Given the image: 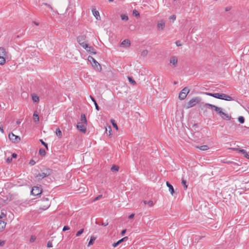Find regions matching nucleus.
Masks as SVG:
<instances>
[{
	"instance_id": "22",
	"label": "nucleus",
	"mask_w": 249,
	"mask_h": 249,
	"mask_svg": "<svg viewBox=\"0 0 249 249\" xmlns=\"http://www.w3.org/2000/svg\"><path fill=\"white\" fill-rule=\"evenodd\" d=\"M196 147L202 151L207 150L209 148V146L206 145H201L200 146H197Z\"/></svg>"
},
{
	"instance_id": "30",
	"label": "nucleus",
	"mask_w": 249,
	"mask_h": 249,
	"mask_svg": "<svg viewBox=\"0 0 249 249\" xmlns=\"http://www.w3.org/2000/svg\"><path fill=\"white\" fill-rule=\"evenodd\" d=\"M95 240V238L93 236L90 237V240L88 243V246H90L93 244V242Z\"/></svg>"
},
{
	"instance_id": "62",
	"label": "nucleus",
	"mask_w": 249,
	"mask_h": 249,
	"mask_svg": "<svg viewBox=\"0 0 249 249\" xmlns=\"http://www.w3.org/2000/svg\"><path fill=\"white\" fill-rule=\"evenodd\" d=\"M2 224L1 227L3 228V225L5 226L4 222L0 220V225Z\"/></svg>"
},
{
	"instance_id": "57",
	"label": "nucleus",
	"mask_w": 249,
	"mask_h": 249,
	"mask_svg": "<svg viewBox=\"0 0 249 249\" xmlns=\"http://www.w3.org/2000/svg\"><path fill=\"white\" fill-rule=\"evenodd\" d=\"M89 97L91 99V100L94 103H95V102H96L95 99L91 95H90Z\"/></svg>"
},
{
	"instance_id": "58",
	"label": "nucleus",
	"mask_w": 249,
	"mask_h": 249,
	"mask_svg": "<svg viewBox=\"0 0 249 249\" xmlns=\"http://www.w3.org/2000/svg\"><path fill=\"white\" fill-rule=\"evenodd\" d=\"M134 216V213H132L129 216H128V218L129 219H131V218H133Z\"/></svg>"
},
{
	"instance_id": "27",
	"label": "nucleus",
	"mask_w": 249,
	"mask_h": 249,
	"mask_svg": "<svg viewBox=\"0 0 249 249\" xmlns=\"http://www.w3.org/2000/svg\"><path fill=\"white\" fill-rule=\"evenodd\" d=\"M213 109H214V111L216 112L218 114H219L222 111V109L220 107H218L217 106H215V107H214Z\"/></svg>"
},
{
	"instance_id": "53",
	"label": "nucleus",
	"mask_w": 249,
	"mask_h": 249,
	"mask_svg": "<svg viewBox=\"0 0 249 249\" xmlns=\"http://www.w3.org/2000/svg\"><path fill=\"white\" fill-rule=\"evenodd\" d=\"M205 94L212 97H213V96H214V93H212L209 92H206Z\"/></svg>"
},
{
	"instance_id": "1",
	"label": "nucleus",
	"mask_w": 249,
	"mask_h": 249,
	"mask_svg": "<svg viewBox=\"0 0 249 249\" xmlns=\"http://www.w3.org/2000/svg\"><path fill=\"white\" fill-rule=\"evenodd\" d=\"M88 60L89 61L92 65V66L94 68L98 70H101V67L100 64L92 57L91 56H89Z\"/></svg>"
},
{
	"instance_id": "19",
	"label": "nucleus",
	"mask_w": 249,
	"mask_h": 249,
	"mask_svg": "<svg viewBox=\"0 0 249 249\" xmlns=\"http://www.w3.org/2000/svg\"><path fill=\"white\" fill-rule=\"evenodd\" d=\"M0 56L5 57L6 56V52L5 49L3 47H0Z\"/></svg>"
},
{
	"instance_id": "26",
	"label": "nucleus",
	"mask_w": 249,
	"mask_h": 249,
	"mask_svg": "<svg viewBox=\"0 0 249 249\" xmlns=\"http://www.w3.org/2000/svg\"><path fill=\"white\" fill-rule=\"evenodd\" d=\"M6 62L5 57L0 56V65H3Z\"/></svg>"
},
{
	"instance_id": "24",
	"label": "nucleus",
	"mask_w": 249,
	"mask_h": 249,
	"mask_svg": "<svg viewBox=\"0 0 249 249\" xmlns=\"http://www.w3.org/2000/svg\"><path fill=\"white\" fill-rule=\"evenodd\" d=\"M81 122L84 123L85 124H87V121L85 114H83L81 115Z\"/></svg>"
},
{
	"instance_id": "35",
	"label": "nucleus",
	"mask_w": 249,
	"mask_h": 249,
	"mask_svg": "<svg viewBox=\"0 0 249 249\" xmlns=\"http://www.w3.org/2000/svg\"><path fill=\"white\" fill-rule=\"evenodd\" d=\"M128 80H129V81L133 85H135L136 84V82L135 81V80L134 79H133V78L131 77H128Z\"/></svg>"
},
{
	"instance_id": "38",
	"label": "nucleus",
	"mask_w": 249,
	"mask_h": 249,
	"mask_svg": "<svg viewBox=\"0 0 249 249\" xmlns=\"http://www.w3.org/2000/svg\"><path fill=\"white\" fill-rule=\"evenodd\" d=\"M84 231V229H82L81 230H80V231H78L76 234V236H80Z\"/></svg>"
},
{
	"instance_id": "32",
	"label": "nucleus",
	"mask_w": 249,
	"mask_h": 249,
	"mask_svg": "<svg viewBox=\"0 0 249 249\" xmlns=\"http://www.w3.org/2000/svg\"><path fill=\"white\" fill-rule=\"evenodd\" d=\"M181 91L185 93V94H186L187 95V94H188V93L190 91V90L189 89L187 88V87H185Z\"/></svg>"
},
{
	"instance_id": "39",
	"label": "nucleus",
	"mask_w": 249,
	"mask_h": 249,
	"mask_svg": "<svg viewBox=\"0 0 249 249\" xmlns=\"http://www.w3.org/2000/svg\"><path fill=\"white\" fill-rule=\"evenodd\" d=\"M36 239V237L34 235H32L30 239V242L31 243L34 242Z\"/></svg>"
},
{
	"instance_id": "52",
	"label": "nucleus",
	"mask_w": 249,
	"mask_h": 249,
	"mask_svg": "<svg viewBox=\"0 0 249 249\" xmlns=\"http://www.w3.org/2000/svg\"><path fill=\"white\" fill-rule=\"evenodd\" d=\"M30 164L31 165H34L36 163V162L35 160H32L30 161V162H29Z\"/></svg>"
},
{
	"instance_id": "6",
	"label": "nucleus",
	"mask_w": 249,
	"mask_h": 249,
	"mask_svg": "<svg viewBox=\"0 0 249 249\" xmlns=\"http://www.w3.org/2000/svg\"><path fill=\"white\" fill-rule=\"evenodd\" d=\"M9 138L14 142H18L20 141V138L19 136H16L12 133L9 134Z\"/></svg>"
},
{
	"instance_id": "12",
	"label": "nucleus",
	"mask_w": 249,
	"mask_h": 249,
	"mask_svg": "<svg viewBox=\"0 0 249 249\" xmlns=\"http://www.w3.org/2000/svg\"><path fill=\"white\" fill-rule=\"evenodd\" d=\"M165 27V22L163 20L160 21L157 24V28L158 30H162Z\"/></svg>"
},
{
	"instance_id": "56",
	"label": "nucleus",
	"mask_w": 249,
	"mask_h": 249,
	"mask_svg": "<svg viewBox=\"0 0 249 249\" xmlns=\"http://www.w3.org/2000/svg\"><path fill=\"white\" fill-rule=\"evenodd\" d=\"M176 16L175 15H172L170 17V18L173 19V20H175L176 19Z\"/></svg>"
},
{
	"instance_id": "11",
	"label": "nucleus",
	"mask_w": 249,
	"mask_h": 249,
	"mask_svg": "<svg viewBox=\"0 0 249 249\" xmlns=\"http://www.w3.org/2000/svg\"><path fill=\"white\" fill-rule=\"evenodd\" d=\"M219 116L224 120H230L231 119V116L228 113H226L222 111L219 114Z\"/></svg>"
},
{
	"instance_id": "46",
	"label": "nucleus",
	"mask_w": 249,
	"mask_h": 249,
	"mask_svg": "<svg viewBox=\"0 0 249 249\" xmlns=\"http://www.w3.org/2000/svg\"><path fill=\"white\" fill-rule=\"evenodd\" d=\"M70 230V227L68 226H65L64 227H63V231H67V230Z\"/></svg>"
},
{
	"instance_id": "4",
	"label": "nucleus",
	"mask_w": 249,
	"mask_h": 249,
	"mask_svg": "<svg viewBox=\"0 0 249 249\" xmlns=\"http://www.w3.org/2000/svg\"><path fill=\"white\" fill-rule=\"evenodd\" d=\"M178 59L176 56H172L170 58L169 63L171 67L175 68L178 66Z\"/></svg>"
},
{
	"instance_id": "14",
	"label": "nucleus",
	"mask_w": 249,
	"mask_h": 249,
	"mask_svg": "<svg viewBox=\"0 0 249 249\" xmlns=\"http://www.w3.org/2000/svg\"><path fill=\"white\" fill-rule=\"evenodd\" d=\"M221 99L226 101H231L233 100L231 97L224 93H222Z\"/></svg>"
},
{
	"instance_id": "61",
	"label": "nucleus",
	"mask_w": 249,
	"mask_h": 249,
	"mask_svg": "<svg viewBox=\"0 0 249 249\" xmlns=\"http://www.w3.org/2000/svg\"><path fill=\"white\" fill-rule=\"evenodd\" d=\"M126 232V230H123L122 231H121V235H123Z\"/></svg>"
},
{
	"instance_id": "25",
	"label": "nucleus",
	"mask_w": 249,
	"mask_h": 249,
	"mask_svg": "<svg viewBox=\"0 0 249 249\" xmlns=\"http://www.w3.org/2000/svg\"><path fill=\"white\" fill-rule=\"evenodd\" d=\"M32 100L34 102H38L39 101V97L36 95H33L32 96Z\"/></svg>"
},
{
	"instance_id": "7",
	"label": "nucleus",
	"mask_w": 249,
	"mask_h": 249,
	"mask_svg": "<svg viewBox=\"0 0 249 249\" xmlns=\"http://www.w3.org/2000/svg\"><path fill=\"white\" fill-rule=\"evenodd\" d=\"M231 149L234 151H237L241 152L245 158L249 159V155L245 150L238 148H231Z\"/></svg>"
},
{
	"instance_id": "9",
	"label": "nucleus",
	"mask_w": 249,
	"mask_h": 249,
	"mask_svg": "<svg viewBox=\"0 0 249 249\" xmlns=\"http://www.w3.org/2000/svg\"><path fill=\"white\" fill-rule=\"evenodd\" d=\"M43 201H46L47 202V204L45 205H42L41 206V207H40L39 209L42 210V211H44V210H47L50 206V203H49V199L48 198H45L43 199Z\"/></svg>"
},
{
	"instance_id": "60",
	"label": "nucleus",
	"mask_w": 249,
	"mask_h": 249,
	"mask_svg": "<svg viewBox=\"0 0 249 249\" xmlns=\"http://www.w3.org/2000/svg\"><path fill=\"white\" fill-rule=\"evenodd\" d=\"M17 157V155L16 153L12 154V158H16Z\"/></svg>"
},
{
	"instance_id": "51",
	"label": "nucleus",
	"mask_w": 249,
	"mask_h": 249,
	"mask_svg": "<svg viewBox=\"0 0 249 249\" xmlns=\"http://www.w3.org/2000/svg\"><path fill=\"white\" fill-rule=\"evenodd\" d=\"M176 44L178 47L181 46L182 45V44H181V43L180 41H177L176 42Z\"/></svg>"
},
{
	"instance_id": "41",
	"label": "nucleus",
	"mask_w": 249,
	"mask_h": 249,
	"mask_svg": "<svg viewBox=\"0 0 249 249\" xmlns=\"http://www.w3.org/2000/svg\"><path fill=\"white\" fill-rule=\"evenodd\" d=\"M205 106L210 107L211 108L213 109V108H214V107H215V106L209 104V103H206V104H205Z\"/></svg>"
},
{
	"instance_id": "44",
	"label": "nucleus",
	"mask_w": 249,
	"mask_h": 249,
	"mask_svg": "<svg viewBox=\"0 0 249 249\" xmlns=\"http://www.w3.org/2000/svg\"><path fill=\"white\" fill-rule=\"evenodd\" d=\"M47 247L48 248H52L53 247V244L51 241H49L47 243Z\"/></svg>"
},
{
	"instance_id": "20",
	"label": "nucleus",
	"mask_w": 249,
	"mask_h": 249,
	"mask_svg": "<svg viewBox=\"0 0 249 249\" xmlns=\"http://www.w3.org/2000/svg\"><path fill=\"white\" fill-rule=\"evenodd\" d=\"M33 120L35 123H38L39 121V117L36 111H35L33 114Z\"/></svg>"
},
{
	"instance_id": "48",
	"label": "nucleus",
	"mask_w": 249,
	"mask_h": 249,
	"mask_svg": "<svg viewBox=\"0 0 249 249\" xmlns=\"http://www.w3.org/2000/svg\"><path fill=\"white\" fill-rule=\"evenodd\" d=\"M41 143L44 145L47 148H48L47 144L43 142V141L41 139L40 140Z\"/></svg>"
},
{
	"instance_id": "10",
	"label": "nucleus",
	"mask_w": 249,
	"mask_h": 249,
	"mask_svg": "<svg viewBox=\"0 0 249 249\" xmlns=\"http://www.w3.org/2000/svg\"><path fill=\"white\" fill-rule=\"evenodd\" d=\"M198 102L197 99L196 98H193L190 100L188 103V107H192L195 106L196 103Z\"/></svg>"
},
{
	"instance_id": "28",
	"label": "nucleus",
	"mask_w": 249,
	"mask_h": 249,
	"mask_svg": "<svg viewBox=\"0 0 249 249\" xmlns=\"http://www.w3.org/2000/svg\"><path fill=\"white\" fill-rule=\"evenodd\" d=\"M39 153L40 156H44L45 155V154H46V152H45V150L44 149L41 148V149H39Z\"/></svg>"
},
{
	"instance_id": "31",
	"label": "nucleus",
	"mask_w": 249,
	"mask_h": 249,
	"mask_svg": "<svg viewBox=\"0 0 249 249\" xmlns=\"http://www.w3.org/2000/svg\"><path fill=\"white\" fill-rule=\"evenodd\" d=\"M181 183L183 185L184 189L186 190L187 189V185L186 184V181L185 179H182Z\"/></svg>"
},
{
	"instance_id": "3",
	"label": "nucleus",
	"mask_w": 249,
	"mask_h": 249,
	"mask_svg": "<svg viewBox=\"0 0 249 249\" xmlns=\"http://www.w3.org/2000/svg\"><path fill=\"white\" fill-rule=\"evenodd\" d=\"M42 189L39 187L34 186L32 188L31 193L32 195L36 196L40 195L42 193Z\"/></svg>"
},
{
	"instance_id": "36",
	"label": "nucleus",
	"mask_w": 249,
	"mask_h": 249,
	"mask_svg": "<svg viewBox=\"0 0 249 249\" xmlns=\"http://www.w3.org/2000/svg\"><path fill=\"white\" fill-rule=\"evenodd\" d=\"M119 170V167L117 166H115V165H113L111 168V170L113 171H118Z\"/></svg>"
},
{
	"instance_id": "64",
	"label": "nucleus",
	"mask_w": 249,
	"mask_h": 249,
	"mask_svg": "<svg viewBox=\"0 0 249 249\" xmlns=\"http://www.w3.org/2000/svg\"><path fill=\"white\" fill-rule=\"evenodd\" d=\"M16 123L18 124H19L21 123V122L19 120H18L17 121Z\"/></svg>"
},
{
	"instance_id": "23",
	"label": "nucleus",
	"mask_w": 249,
	"mask_h": 249,
	"mask_svg": "<svg viewBox=\"0 0 249 249\" xmlns=\"http://www.w3.org/2000/svg\"><path fill=\"white\" fill-rule=\"evenodd\" d=\"M56 135L59 138H61L62 137V133L59 128H57L55 131Z\"/></svg>"
},
{
	"instance_id": "29",
	"label": "nucleus",
	"mask_w": 249,
	"mask_h": 249,
	"mask_svg": "<svg viewBox=\"0 0 249 249\" xmlns=\"http://www.w3.org/2000/svg\"><path fill=\"white\" fill-rule=\"evenodd\" d=\"M121 19L123 20H128V16L125 14H122L121 15Z\"/></svg>"
},
{
	"instance_id": "13",
	"label": "nucleus",
	"mask_w": 249,
	"mask_h": 249,
	"mask_svg": "<svg viewBox=\"0 0 249 249\" xmlns=\"http://www.w3.org/2000/svg\"><path fill=\"white\" fill-rule=\"evenodd\" d=\"M130 45V41L128 39H125L123 41L121 46L123 47H129Z\"/></svg>"
},
{
	"instance_id": "54",
	"label": "nucleus",
	"mask_w": 249,
	"mask_h": 249,
	"mask_svg": "<svg viewBox=\"0 0 249 249\" xmlns=\"http://www.w3.org/2000/svg\"><path fill=\"white\" fill-rule=\"evenodd\" d=\"M133 14H134L135 16H139V12H138L137 11H136V10H134V11H133Z\"/></svg>"
},
{
	"instance_id": "49",
	"label": "nucleus",
	"mask_w": 249,
	"mask_h": 249,
	"mask_svg": "<svg viewBox=\"0 0 249 249\" xmlns=\"http://www.w3.org/2000/svg\"><path fill=\"white\" fill-rule=\"evenodd\" d=\"M12 157H8L6 159V161L8 163L11 162L12 161Z\"/></svg>"
},
{
	"instance_id": "2",
	"label": "nucleus",
	"mask_w": 249,
	"mask_h": 249,
	"mask_svg": "<svg viewBox=\"0 0 249 249\" xmlns=\"http://www.w3.org/2000/svg\"><path fill=\"white\" fill-rule=\"evenodd\" d=\"M86 35H80L79 36L77 37V41L78 43L84 48L85 47V45H87L86 43H85V40L86 39Z\"/></svg>"
},
{
	"instance_id": "16",
	"label": "nucleus",
	"mask_w": 249,
	"mask_h": 249,
	"mask_svg": "<svg viewBox=\"0 0 249 249\" xmlns=\"http://www.w3.org/2000/svg\"><path fill=\"white\" fill-rule=\"evenodd\" d=\"M92 12L93 16L95 17L97 19H99L100 18V16L99 14V12L97 11L95 9H92Z\"/></svg>"
},
{
	"instance_id": "55",
	"label": "nucleus",
	"mask_w": 249,
	"mask_h": 249,
	"mask_svg": "<svg viewBox=\"0 0 249 249\" xmlns=\"http://www.w3.org/2000/svg\"><path fill=\"white\" fill-rule=\"evenodd\" d=\"M231 9V6H227V7H226L225 8V10L226 11H230Z\"/></svg>"
},
{
	"instance_id": "47",
	"label": "nucleus",
	"mask_w": 249,
	"mask_h": 249,
	"mask_svg": "<svg viewBox=\"0 0 249 249\" xmlns=\"http://www.w3.org/2000/svg\"><path fill=\"white\" fill-rule=\"evenodd\" d=\"M147 204L149 205V206L152 207L153 205V202L152 201L150 200L147 202Z\"/></svg>"
},
{
	"instance_id": "43",
	"label": "nucleus",
	"mask_w": 249,
	"mask_h": 249,
	"mask_svg": "<svg viewBox=\"0 0 249 249\" xmlns=\"http://www.w3.org/2000/svg\"><path fill=\"white\" fill-rule=\"evenodd\" d=\"M43 4L46 6L47 7H48V8H49L50 9H51V10H53V7L51 6V5H50L48 3H43Z\"/></svg>"
},
{
	"instance_id": "15",
	"label": "nucleus",
	"mask_w": 249,
	"mask_h": 249,
	"mask_svg": "<svg viewBox=\"0 0 249 249\" xmlns=\"http://www.w3.org/2000/svg\"><path fill=\"white\" fill-rule=\"evenodd\" d=\"M49 175V173L42 172L41 173H39L36 175V177L38 178V179H42L46 177H47Z\"/></svg>"
},
{
	"instance_id": "18",
	"label": "nucleus",
	"mask_w": 249,
	"mask_h": 249,
	"mask_svg": "<svg viewBox=\"0 0 249 249\" xmlns=\"http://www.w3.org/2000/svg\"><path fill=\"white\" fill-rule=\"evenodd\" d=\"M128 239V237L127 236H125L124 237V238H123L122 239L119 240V241H118L116 243H114L113 244V247H116L118 245H119L121 243H122L123 241H126L127 239Z\"/></svg>"
},
{
	"instance_id": "63",
	"label": "nucleus",
	"mask_w": 249,
	"mask_h": 249,
	"mask_svg": "<svg viewBox=\"0 0 249 249\" xmlns=\"http://www.w3.org/2000/svg\"><path fill=\"white\" fill-rule=\"evenodd\" d=\"M0 131L3 133L4 132V130H3V127L0 125Z\"/></svg>"
},
{
	"instance_id": "37",
	"label": "nucleus",
	"mask_w": 249,
	"mask_h": 249,
	"mask_svg": "<svg viewBox=\"0 0 249 249\" xmlns=\"http://www.w3.org/2000/svg\"><path fill=\"white\" fill-rule=\"evenodd\" d=\"M112 124L114 128H115L116 129H118V126L116 123L115 122V121L113 120H111V121Z\"/></svg>"
},
{
	"instance_id": "45",
	"label": "nucleus",
	"mask_w": 249,
	"mask_h": 249,
	"mask_svg": "<svg viewBox=\"0 0 249 249\" xmlns=\"http://www.w3.org/2000/svg\"><path fill=\"white\" fill-rule=\"evenodd\" d=\"M94 105H95V108L97 110H100V107H99L98 106V104H97L96 102H95V103H94Z\"/></svg>"
},
{
	"instance_id": "33",
	"label": "nucleus",
	"mask_w": 249,
	"mask_h": 249,
	"mask_svg": "<svg viewBox=\"0 0 249 249\" xmlns=\"http://www.w3.org/2000/svg\"><path fill=\"white\" fill-rule=\"evenodd\" d=\"M222 93H215L213 97L221 99Z\"/></svg>"
},
{
	"instance_id": "8",
	"label": "nucleus",
	"mask_w": 249,
	"mask_h": 249,
	"mask_svg": "<svg viewBox=\"0 0 249 249\" xmlns=\"http://www.w3.org/2000/svg\"><path fill=\"white\" fill-rule=\"evenodd\" d=\"M88 53L91 54H96V52L95 50L91 46H89L88 44L85 45V47L84 48Z\"/></svg>"
},
{
	"instance_id": "50",
	"label": "nucleus",
	"mask_w": 249,
	"mask_h": 249,
	"mask_svg": "<svg viewBox=\"0 0 249 249\" xmlns=\"http://www.w3.org/2000/svg\"><path fill=\"white\" fill-rule=\"evenodd\" d=\"M5 241L4 240H0V247H2L5 244Z\"/></svg>"
},
{
	"instance_id": "42",
	"label": "nucleus",
	"mask_w": 249,
	"mask_h": 249,
	"mask_svg": "<svg viewBox=\"0 0 249 249\" xmlns=\"http://www.w3.org/2000/svg\"><path fill=\"white\" fill-rule=\"evenodd\" d=\"M102 197V195H99L98 196H97V197H96L94 199H93V201L95 202L97 200H99L100 199H101V198Z\"/></svg>"
},
{
	"instance_id": "40",
	"label": "nucleus",
	"mask_w": 249,
	"mask_h": 249,
	"mask_svg": "<svg viewBox=\"0 0 249 249\" xmlns=\"http://www.w3.org/2000/svg\"><path fill=\"white\" fill-rule=\"evenodd\" d=\"M205 106L210 107L211 108L213 109V108H214V107H215V106L209 104V103H206V104H205Z\"/></svg>"
},
{
	"instance_id": "34",
	"label": "nucleus",
	"mask_w": 249,
	"mask_h": 249,
	"mask_svg": "<svg viewBox=\"0 0 249 249\" xmlns=\"http://www.w3.org/2000/svg\"><path fill=\"white\" fill-rule=\"evenodd\" d=\"M238 121L239 122L241 123V124H243L245 122V119H244V117H243V116H240L238 118Z\"/></svg>"
},
{
	"instance_id": "59",
	"label": "nucleus",
	"mask_w": 249,
	"mask_h": 249,
	"mask_svg": "<svg viewBox=\"0 0 249 249\" xmlns=\"http://www.w3.org/2000/svg\"><path fill=\"white\" fill-rule=\"evenodd\" d=\"M108 222H102V225H103L104 226H107V225H108Z\"/></svg>"
},
{
	"instance_id": "21",
	"label": "nucleus",
	"mask_w": 249,
	"mask_h": 249,
	"mask_svg": "<svg viewBox=\"0 0 249 249\" xmlns=\"http://www.w3.org/2000/svg\"><path fill=\"white\" fill-rule=\"evenodd\" d=\"M187 96V95L184 92L181 91L178 95V98L181 100H184Z\"/></svg>"
},
{
	"instance_id": "17",
	"label": "nucleus",
	"mask_w": 249,
	"mask_h": 249,
	"mask_svg": "<svg viewBox=\"0 0 249 249\" xmlns=\"http://www.w3.org/2000/svg\"><path fill=\"white\" fill-rule=\"evenodd\" d=\"M166 184L167 186L169 188V191H170L171 194L173 195L174 193V189L173 186L168 181H167Z\"/></svg>"
},
{
	"instance_id": "5",
	"label": "nucleus",
	"mask_w": 249,
	"mask_h": 249,
	"mask_svg": "<svg viewBox=\"0 0 249 249\" xmlns=\"http://www.w3.org/2000/svg\"><path fill=\"white\" fill-rule=\"evenodd\" d=\"M87 124H85L84 123L82 122H79L77 123V128L78 130L80 131L83 132V133H86L87 131L86 125Z\"/></svg>"
}]
</instances>
